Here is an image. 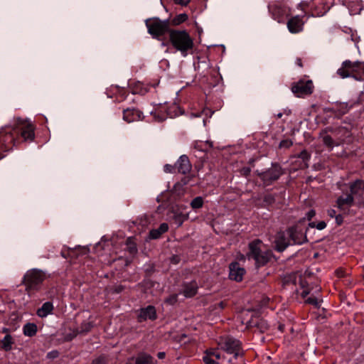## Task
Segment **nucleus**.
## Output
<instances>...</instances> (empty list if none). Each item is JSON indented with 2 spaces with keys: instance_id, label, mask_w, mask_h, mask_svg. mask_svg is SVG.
<instances>
[{
  "instance_id": "nucleus-1",
  "label": "nucleus",
  "mask_w": 364,
  "mask_h": 364,
  "mask_svg": "<svg viewBox=\"0 0 364 364\" xmlns=\"http://www.w3.org/2000/svg\"><path fill=\"white\" fill-rule=\"evenodd\" d=\"M5 130L6 139H3V132L0 133V142L7 141L12 143L14 141V136L11 133L12 131H21V135L24 140H32L34 137L33 127L31 122L21 118H15L12 124L6 128Z\"/></svg>"
},
{
  "instance_id": "nucleus-2",
  "label": "nucleus",
  "mask_w": 364,
  "mask_h": 364,
  "mask_svg": "<svg viewBox=\"0 0 364 364\" xmlns=\"http://www.w3.org/2000/svg\"><path fill=\"white\" fill-rule=\"evenodd\" d=\"M169 39L172 46L181 52L183 57H186L188 50L193 47V41L186 31H169Z\"/></svg>"
},
{
  "instance_id": "nucleus-3",
  "label": "nucleus",
  "mask_w": 364,
  "mask_h": 364,
  "mask_svg": "<svg viewBox=\"0 0 364 364\" xmlns=\"http://www.w3.org/2000/svg\"><path fill=\"white\" fill-rule=\"evenodd\" d=\"M272 256V251L266 249L261 240H256L249 244V252L247 257L249 259H253L257 267L264 265Z\"/></svg>"
},
{
  "instance_id": "nucleus-4",
  "label": "nucleus",
  "mask_w": 364,
  "mask_h": 364,
  "mask_svg": "<svg viewBox=\"0 0 364 364\" xmlns=\"http://www.w3.org/2000/svg\"><path fill=\"white\" fill-rule=\"evenodd\" d=\"M364 73V62L345 60L337 70V74L342 78L353 77L360 80V75Z\"/></svg>"
},
{
  "instance_id": "nucleus-5",
  "label": "nucleus",
  "mask_w": 364,
  "mask_h": 364,
  "mask_svg": "<svg viewBox=\"0 0 364 364\" xmlns=\"http://www.w3.org/2000/svg\"><path fill=\"white\" fill-rule=\"evenodd\" d=\"M148 33L153 38H159L169 31V21H161L159 18H148L145 21Z\"/></svg>"
},
{
  "instance_id": "nucleus-6",
  "label": "nucleus",
  "mask_w": 364,
  "mask_h": 364,
  "mask_svg": "<svg viewBox=\"0 0 364 364\" xmlns=\"http://www.w3.org/2000/svg\"><path fill=\"white\" fill-rule=\"evenodd\" d=\"M218 348L237 358L242 354L241 343L232 337H221L218 341Z\"/></svg>"
},
{
  "instance_id": "nucleus-7",
  "label": "nucleus",
  "mask_w": 364,
  "mask_h": 364,
  "mask_svg": "<svg viewBox=\"0 0 364 364\" xmlns=\"http://www.w3.org/2000/svg\"><path fill=\"white\" fill-rule=\"evenodd\" d=\"M45 278V274L42 271L36 269L28 271L24 276L25 283L31 288H34L41 284Z\"/></svg>"
},
{
  "instance_id": "nucleus-8",
  "label": "nucleus",
  "mask_w": 364,
  "mask_h": 364,
  "mask_svg": "<svg viewBox=\"0 0 364 364\" xmlns=\"http://www.w3.org/2000/svg\"><path fill=\"white\" fill-rule=\"evenodd\" d=\"M313 83L311 80H300L292 86L291 90L297 97H303L313 92Z\"/></svg>"
},
{
  "instance_id": "nucleus-9",
  "label": "nucleus",
  "mask_w": 364,
  "mask_h": 364,
  "mask_svg": "<svg viewBox=\"0 0 364 364\" xmlns=\"http://www.w3.org/2000/svg\"><path fill=\"white\" fill-rule=\"evenodd\" d=\"M275 247L277 251H284L289 245H291L290 237L288 235V230L285 232H279L276 235L274 240Z\"/></svg>"
},
{
  "instance_id": "nucleus-10",
  "label": "nucleus",
  "mask_w": 364,
  "mask_h": 364,
  "mask_svg": "<svg viewBox=\"0 0 364 364\" xmlns=\"http://www.w3.org/2000/svg\"><path fill=\"white\" fill-rule=\"evenodd\" d=\"M288 235L292 245H301L306 241V236L303 230L297 227L288 229Z\"/></svg>"
},
{
  "instance_id": "nucleus-11",
  "label": "nucleus",
  "mask_w": 364,
  "mask_h": 364,
  "mask_svg": "<svg viewBox=\"0 0 364 364\" xmlns=\"http://www.w3.org/2000/svg\"><path fill=\"white\" fill-rule=\"evenodd\" d=\"M156 318V311L154 306H148L141 308L138 314V321L142 322L146 320H155Z\"/></svg>"
},
{
  "instance_id": "nucleus-12",
  "label": "nucleus",
  "mask_w": 364,
  "mask_h": 364,
  "mask_svg": "<svg viewBox=\"0 0 364 364\" xmlns=\"http://www.w3.org/2000/svg\"><path fill=\"white\" fill-rule=\"evenodd\" d=\"M245 272L244 268L241 267L238 263L233 262L230 264V274L231 279L240 282L242 279V277Z\"/></svg>"
},
{
  "instance_id": "nucleus-13",
  "label": "nucleus",
  "mask_w": 364,
  "mask_h": 364,
  "mask_svg": "<svg viewBox=\"0 0 364 364\" xmlns=\"http://www.w3.org/2000/svg\"><path fill=\"white\" fill-rule=\"evenodd\" d=\"M269 9L272 14L274 19L277 20L278 22L282 21L283 17L289 15L287 9L279 4L270 6Z\"/></svg>"
},
{
  "instance_id": "nucleus-14",
  "label": "nucleus",
  "mask_w": 364,
  "mask_h": 364,
  "mask_svg": "<svg viewBox=\"0 0 364 364\" xmlns=\"http://www.w3.org/2000/svg\"><path fill=\"white\" fill-rule=\"evenodd\" d=\"M176 168L179 173L186 174L191 169V165L187 156L182 155L176 163Z\"/></svg>"
},
{
  "instance_id": "nucleus-15",
  "label": "nucleus",
  "mask_w": 364,
  "mask_h": 364,
  "mask_svg": "<svg viewBox=\"0 0 364 364\" xmlns=\"http://www.w3.org/2000/svg\"><path fill=\"white\" fill-rule=\"evenodd\" d=\"M304 22L299 16H296L287 22V27L289 32L296 33L302 31Z\"/></svg>"
},
{
  "instance_id": "nucleus-16",
  "label": "nucleus",
  "mask_w": 364,
  "mask_h": 364,
  "mask_svg": "<svg viewBox=\"0 0 364 364\" xmlns=\"http://www.w3.org/2000/svg\"><path fill=\"white\" fill-rule=\"evenodd\" d=\"M142 118V113L134 109H127L123 112V119L128 123L139 120Z\"/></svg>"
},
{
  "instance_id": "nucleus-17",
  "label": "nucleus",
  "mask_w": 364,
  "mask_h": 364,
  "mask_svg": "<svg viewBox=\"0 0 364 364\" xmlns=\"http://www.w3.org/2000/svg\"><path fill=\"white\" fill-rule=\"evenodd\" d=\"M354 198L353 194H348L346 196H340L336 200L337 206L341 210L350 208L353 205Z\"/></svg>"
},
{
  "instance_id": "nucleus-18",
  "label": "nucleus",
  "mask_w": 364,
  "mask_h": 364,
  "mask_svg": "<svg viewBox=\"0 0 364 364\" xmlns=\"http://www.w3.org/2000/svg\"><path fill=\"white\" fill-rule=\"evenodd\" d=\"M53 309V303L50 301H46L37 310L36 314L39 317L45 318L52 314Z\"/></svg>"
},
{
  "instance_id": "nucleus-19",
  "label": "nucleus",
  "mask_w": 364,
  "mask_h": 364,
  "mask_svg": "<svg viewBox=\"0 0 364 364\" xmlns=\"http://www.w3.org/2000/svg\"><path fill=\"white\" fill-rule=\"evenodd\" d=\"M281 174L282 171L280 167L274 166L263 174V178L264 180L274 181L277 180Z\"/></svg>"
},
{
  "instance_id": "nucleus-20",
  "label": "nucleus",
  "mask_w": 364,
  "mask_h": 364,
  "mask_svg": "<svg viewBox=\"0 0 364 364\" xmlns=\"http://www.w3.org/2000/svg\"><path fill=\"white\" fill-rule=\"evenodd\" d=\"M156 360L149 354L146 353H140L135 358V364H155Z\"/></svg>"
},
{
  "instance_id": "nucleus-21",
  "label": "nucleus",
  "mask_w": 364,
  "mask_h": 364,
  "mask_svg": "<svg viewBox=\"0 0 364 364\" xmlns=\"http://www.w3.org/2000/svg\"><path fill=\"white\" fill-rule=\"evenodd\" d=\"M250 325L251 326H255L257 327L259 331L264 332L267 330L269 326L266 321L262 319V318H252L250 321Z\"/></svg>"
},
{
  "instance_id": "nucleus-22",
  "label": "nucleus",
  "mask_w": 364,
  "mask_h": 364,
  "mask_svg": "<svg viewBox=\"0 0 364 364\" xmlns=\"http://www.w3.org/2000/svg\"><path fill=\"white\" fill-rule=\"evenodd\" d=\"M212 146L213 144L209 141H198L193 144V149L199 151H207L209 149L212 148Z\"/></svg>"
},
{
  "instance_id": "nucleus-23",
  "label": "nucleus",
  "mask_w": 364,
  "mask_h": 364,
  "mask_svg": "<svg viewBox=\"0 0 364 364\" xmlns=\"http://www.w3.org/2000/svg\"><path fill=\"white\" fill-rule=\"evenodd\" d=\"M350 191L351 194L356 195L360 191H364V181L362 180H356L350 185Z\"/></svg>"
},
{
  "instance_id": "nucleus-24",
  "label": "nucleus",
  "mask_w": 364,
  "mask_h": 364,
  "mask_svg": "<svg viewBox=\"0 0 364 364\" xmlns=\"http://www.w3.org/2000/svg\"><path fill=\"white\" fill-rule=\"evenodd\" d=\"M197 292V285L196 282H191L186 284L183 289V294L186 297H191Z\"/></svg>"
},
{
  "instance_id": "nucleus-25",
  "label": "nucleus",
  "mask_w": 364,
  "mask_h": 364,
  "mask_svg": "<svg viewBox=\"0 0 364 364\" xmlns=\"http://www.w3.org/2000/svg\"><path fill=\"white\" fill-rule=\"evenodd\" d=\"M23 331L25 336L31 337L36 333L37 326L35 323H28L24 325Z\"/></svg>"
},
{
  "instance_id": "nucleus-26",
  "label": "nucleus",
  "mask_w": 364,
  "mask_h": 364,
  "mask_svg": "<svg viewBox=\"0 0 364 364\" xmlns=\"http://www.w3.org/2000/svg\"><path fill=\"white\" fill-rule=\"evenodd\" d=\"M1 348L4 349L5 351H9L12 348L14 340L11 335L7 334L1 340Z\"/></svg>"
},
{
  "instance_id": "nucleus-27",
  "label": "nucleus",
  "mask_w": 364,
  "mask_h": 364,
  "mask_svg": "<svg viewBox=\"0 0 364 364\" xmlns=\"http://www.w3.org/2000/svg\"><path fill=\"white\" fill-rule=\"evenodd\" d=\"M92 327H93V324L91 321H84L81 324V326L77 329L74 336H76L77 334L86 333L88 331H90Z\"/></svg>"
},
{
  "instance_id": "nucleus-28",
  "label": "nucleus",
  "mask_w": 364,
  "mask_h": 364,
  "mask_svg": "<svg viewBox=\"0 0 364 364\" xmlns=\"http://www.w3.org/2000/svg\"><path fill=\"white\" fill-rule=\"evenodd\" d=\"M188 19V15L186 14H181L177 15L172 21L173 24L175 26L179 25L185 22Z\"/></svg>"
},
{
  "instance_id": "nucleus-29",
  "label": "nucleus",
  "mask_w": 364,
  "mask_h": 364,
  "mask_svg": "<svg viewBox=\"0 0 364 364\" xmlns=\"http://www.w3.org/2000/svg\"><path fill=\"white\" fill-rule=\"evenodd\" d=\"M203 360L205 364H218V363L215 360L214 358L212 357L210 353L208 350L205 352V355L203 357Z\"/></svg>"
},
{
  "instance_id": "nucleus-30",
  "label": "nucleus",
  "mask_w": 364,
  "mask_h": 364,
  "mask_svg": "<svg viewBox=\"0 0 364 364\" xmlns=\"http://www.w3.org/2000/svg\"><path fill=\"white\" fill-rule=\"evenodd\" d=\"M203 200L201 197L195 198L191 203V205L193 209L200 208L203 206Z\"/></svg>"
},
{
  "instance_id": "nucleus-31",
  "label": "nucleus",
  "mask_w": 364,
  "mask_h": 364,
  "mask_svg": "<svg viewBox=\"0 0 364 364\" xmlns=\"http://www.w3.org/2000/svg\"><path fill=\"white\" fill-rule=\"evenodd\" d=\"M208 350L210 351V355H212V357H213L215 360L218 363V364H219L220 360H222L223 358L220 353H219L218 349L210 348L208 349Z\"/></svg>"
},
{
  "instance_id": "nucleus-32",
  "label": "nucleus",
  "mask_w": 364,
  "mask_h": 364,
  "mask_svg": "<svg viewBox=\"0 0 364 364\" xmlns=\"http://www.w3.org/2000/svg\"><path fill=\"white\" fill-rule=\"evenodd\" d=\"M306 303L312 304L316 307H318L320 305V299L316 297L311 296L306 299Z\"/></svg>"
},
{
  "instance_id": "nucleus-33",
  "label": "nucleus",
  "mask_w": 364,
  "mask_h": 364,
  "mask_svg": "<svg viewBox=\"0 0 364 364\" xmlns=\"http://www.w3.org/2000/svg\"><path fill=\"white\" fill-rule=\"evenodd\" d=\"M321 138H322L323 143L326 146H327L328 147H331L333 146V140L330 136L323 135Z\"/></svg>"
},
{
  "instance_id": "nucleus-34",
  "label": "nucleus",
  "mask_w": 364,
  "mask_h": 364,
  "mask_svg": "<svg viewBox=\"0 0 364 364\" xmlns=\"http://www.w3.org/2000/svg\"><path fill=\"white\" fill-rule=\"evenodd\" d=\"M301 287L302 289H304L303 291L301 292V296L303 298H305L310 293V291L309 289L306 287V283L303 281L301 282Z\"/></svg>"
},
{
  "instance_id": "nucleus-35",
  "label": "nucleus",
  "mask_w": 364,
  "mask_h": 364,
  "mask_svg": "<svg viewBox=\"0 0 364 364\" xmlns=\"http://www.w3.org/2000/svg\"><path fill=\"white\" fill-rule=\"evenodd\" d=\"M161 235V234L159 232V230L158 229H156V230H153L150 231L149 237L151 239H157L160 237Z\"/></svg>"
},
{
  "instance_id": "nucleus-36",
  "label": "nucleus",
  "mask_w": 364,
  "mask_h": 364,
  "mask_svg": "<svg viewBox=\"0 0 364 364\" xmlns=\"http://www.w3.org/2000/svg\"><path fill=\"white\" fill-rule=\"evenodd\" d=\"M292 145V141L289 139L283 140L279 144V147L281 148H289Z\"/></svg>"
},
{
  "instance_id": "nucleus-37",
  "label": "nucleus",
  "mask_w": 364,
  "mask_h": 364,
  "mask_svg": "<svg viewBox=\"0 0 364 364\" xmlns=\"http://www.w3.org/2000/svg\"><path fill=\"white\" fill-rule=\"evenodd\" d=\"M92 364H106L105 358L104 357H99L93 360Z\"/></svg>"
},
{
  "instance_id": "nucleus-38",
  "label": "nucleus",
  "mask_w": 364,
  "mask_h": 364,
  "mask_svg": "<svg viewBox=\"0 0 364 364\" xmlns=\"http://www.w3.org/2000/svg\"><path fill=\"white\" fill-rule=\"evenodd\" d=\"M175 168H176V166H173L169 164H166L164 167V170L166 173H172Z\"/></svg>"
},
{
  "instance_id": "nucleus-39",
  "label": "nucleus",
  "mask_w": 364,
  "mask_h": 364,
  "mask_svg": "<svg viewBox=\"0 0 364 364\" xmlns=\"http://www.w3.org/2000/svg\"><path fill=\"white\" fill-rule=\"evenodd\" d=\"M168 229V226L166 223H162L158 228L161 234L166 232Z\"/></svg>"
},
{
  "instance_id": "nucleus-40",
  "label": "nucleus",
  "mask_w": 364,
  "mask_h": 364,
  "mask_svg": "<svg viewBox=\"0 0 364 364\" xmlns=\"http://www.w3.org/2000/svg\"><path fill=\"white\" fill-rule=\"evenodd\" d=\"M176 4H179L181 6H186L191 0H173Z\"/></svg>"
},
{
  "instance_id": "nucleus-41",
  "label": "nucleus",
  "mask_w": 364,
  "mask_h": 364,
  "mask_svg": "<svg viewBox=\"0 0 364 364\" xmlns=\"http://www.w3.org/2000/svg\"><path fill=\"white\" fill-rule=\"evenodd\" d=\"M326 227V224L324 221H321L318 223L316 225V228L319 230H323Z\"/></svg>"
},
{
  "instance_id": "nucleus-42",
  "label": "nucleus",
  "mask_w": 364,
  "mask_h": 364,
  "mask_svg": "<svg viewBox=\"0 0 364 364\" xmlns=\"http://www.w3.org/2000/svg\"><path fill=\"white\" fill-rule=\"evenodd\" d=\"M58 351H51V352H49L47 355L48 358H55L58 357Z\"/></svg>"
},
{
  "instance_id": "nucleus-43",
  "label": "nucleus",
  "mask_w": 364,
  "mask_h": 364,
  "mask_svg": "<svg viewBox=\"0 0 364 364\" xmlns=\"http://www.w3.org/2000/svg\"><path fill=\"white\" fill-rule=\"evenodd\" d=\"M316 213L314 210H309L307 213H306V218L309 220H310L314 215H315Z\"/></svg>"
},
{
  "instance_id": "nucleus-44",
  "label": "nucleus",
  "mask_w": 364,
  "mask_h": 364,
  "mask_svg": "<svg viewBox=\"0 0 364 364\" xmlns=\"http://www.w3.org/2000/svg\"><path fill=\"white\" fill-rule=\"evenodd\" d=\"M328 216H330L331 218H334L336 216V210H333V209H330L328 210Z\"/></svg>"
},
{
  "instance_id": "nucleus-45",
  "label": "nucleus",
  "mask_w": 364,
  "mask_h": 364,
  "mask_svg": "<svg viewBox=\"0 0 364 364\" xmlns=\"http://www.w3.org/2000/svg\"><path fill=\"white\" fill-rule=\"evenodd\" d=\"M335 218H336V221L337 224L341 225L343 222L342 216L341 215H338Z\"/></svg>"
},
{
  "instance_id": "nucleus-46",
  "label": "nucleus",
  "mask_w": 364,
  "mask_h": 364,
  "mask_svg": "<svg viewBox=\"0 0 364 364\" xmlns=\"http://www.w3.org/2000/svg\"><path fill=\"white\" fill-rule=\"evenodd\" d=\"M175 220H176V222L178 223V226L181 225V224L183 223V220L181 219V216H176Z\"/></svg>"
},
{
  "instance_id": "nucleus-47",
  "label": "nucleus",
  "mask_w": 364,
  "mask_h": 364,
  "mask_svg": "<svg viewBox=\"0 0 364 364\" xmlns=\"http://www.w3.org/2000/svg\"><path fill=\"white\" fill-rule=\"evenodd\" d=\"M131 253H134L136 251V246L134 244H130L129 246Z\"/></svg>"
},
{
  "instance_id": "nucleus-48",
  "label": "nucleus",
  "mask_w": 364,
  "mask_h": 364,
  "mask_svg": "<svg viewBox=\"0 0 364 364\" xmlns=\"http://www.w3.org/2000/svg\"><path fill=\"white\" fill-rule=\"evenodd\" d=\"M126 364H135V358H130L127 360Z\"/></svg>"
},
{
  "instance_id": "nucleus-49",
  "label": "nucleus",
  "mask_w": 364,
  "mask_h": 364,
  "mask_svg": "<svg viewBox=\"0 0 364 364\" xmlns=\"http://www.w3.org/2000/svg\"><path fill=\"white\" fill-rule=\"evenodd\" d=\"M165 353L164 352H159L158 354H157V356L159 359H163L165 358Z\"/></svg>"
},
{
  "instance_id": "nucleus-50",
  "label": "nucleus",
  "mask_w": 364,
  "mask_h": 364,
  "mask_svg": "<svg viewBox=\"0 0 364 364\" xmlns=\"http://www.w3.org/2000/svg\"><path fill=\"white\" fill-rule=\"evenodd\" d=\"M301 156L304 159L306 157H307V152L304 151L301 153Z\"/></svg>"
},
{
  "instance_id": "nucleus-51",
  "label": "nucleus",
  "mask_w": 364,
  "mask_h": 364,
  "mask_svg": "<svg viewBox=\"0 0 364 364\" xmlns=\"http://www.w3.org/2000/svg\"><path fill=\"white\" fill-rule=\"evenodd\" d=\"M316 224L315 223H314V222L310 223L309 224V226L310 228H316Z\"/></svg>"
},
{
  "instance_id": "nucleus-52",
  "label": "nucleus",
  "mask_w": 364,
  "mask_h": 364,
  "mask_svg": "<svg viewBox=\"0 0 364 364\" xmlns=\"http://www.w3.org/2000/svg\"><path fill=\"white\" fill-rule=\"evenodd\" d=\"M282 116V113H279V114H277V117H281Z\"/></svg>"
},
{
  "instance_id": "nucleus-53",
  "label": "nucleus",
  "mask_w": 364,
  "mask_h": 364,
  "mask_svg": "<svg viewBox=\"0 0 364 364\" xmlns=\"http://www.w3.org/2000/svg\"><path fill=\"white\" fill-rule=\"evenodd\" d=\"M298 64H299L300 66L301 65V60H299Z\"/></svg>"
}]
</instances>
